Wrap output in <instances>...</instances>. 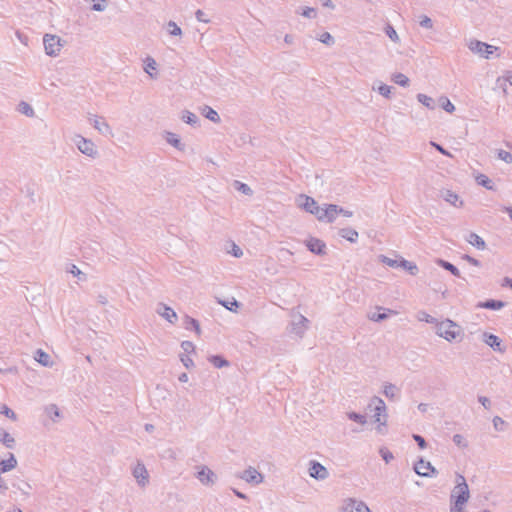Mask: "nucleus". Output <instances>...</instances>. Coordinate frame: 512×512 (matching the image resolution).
<instances>
[{
    "label": "nucleus",
    "instance_id": "f257e3e1",
    "mask_svg": "<svg viewBox=\"0 0 512 512\" xmlns=\"http://www.w3.org/2000/svg\"><path fill=\"white\" fill-rule=\"evenodd\" d=\"M435 334L449 343H460L465 337L464 329L449 318L437 321Z\"/></svg>",
    "mask_w": 512,
    "mask_h": 512
},
{
    "label": "nucleus",
    "instance_id": "f03ea898",
    "mask_svg": "<svg viewBox=\"0 0 512 512\" xmlns=\"http://www.w3.org/2000/svg\"><path fill=\"white\" fill-rule=\"evenodd\" d=\"M369 407H373V418L374 422L377 424L376 431L380 434H384L386 432L388 418L385 402L381 398L374 396L370 400Z\"/></svg>",
    "mask_w": 512,
    "mask_h": 512
},
{
    "label": "nucleus",
    "instance_id": "7ed1b4c3",
    "mask_svg": "<svg viewBox=\"0 0 512 512\" xmlns=\"http://www.w3.org/2000/svg\"><path fill=\"white\" fill-rule=\"evenodd\" d=\"M72 140L79 152H81L83 155L91 159H96L99 156L98 148L91 139L77 134L73 137Z\"/></svg>",
    "mask_w": 512,
    "mask_h": 512
},
{
    "label": "nucleus",
    "instance_id": "20e7f679",
    "mask_svg": "<svg viewBox=\"0 0 512 512\" xmlns=\"http://www.w3.org/2000/svg\"><path fill=\"white\" fill-rule=\"evenodd\" d=\"M195 477L197 480L206 487L214 486L218 481L217 474L206 465H199L196 467Z\"/></svg>",
    "mask_w": 512,
    "mask_h": 512
},
{
    "label": "nucleus",
    "instance_id": "39448f33",
    "mask_svg": "<svg viewBox=\"0 0 512 512\" xmlns=\"http://www.w3.org/2000/svg\"><path fill=\"white\" fill-rule=\"evenodd\" d=\"M342 212V207L336 204H324L320 207L317 220L320 222L333 223Z\"/></svg>",
    "mask_w": 512,
    "mask_h": 512
},
{
    "label": "nucleus",
    "instance_id": "423d86ee",
    "mask_svg": "<svg viewBox=\"0 0 512 512\" xmlns=\"http://www.w3.org/2000/svg\"><path fill=\"white\" fill-rule=\"evenodd\" d=\"M43 43L45 52L49 56H57L63 47L61 38L56 35L46 34Z\"/></svg>",
    "mask_w": 512,
    "mask_h": 512
},
{
    "label": "nucleus",
    "instance_id": "0eeeda50",
    "mask_svg": "<svg viewBox=\"0 0 512 512\" xmlns=\"http://www.w3.org/2000/svg\"><path fill=\"white\" fill-rule=\"evenodd\" d=\"M469 50L475 54L480 55L486 59L490 58V55L497 50V47L481 42L479 40L472 39L467 44Z\"/></svg>",
    "mask_w": 512,
    "mask_h": 512
},
{
    "label": "nucleus",
    "instance_id": "6e6552de",
    "mask_svg": "<svg viewBox=\"0 0 512 512\" xmlns=\"http://www.w3.org/2000/svg\"><path fill=\"white\" fill-rule=\"evenodd\" d=\"M296 204L299 208L314 215L315 217H317V215L319 214V210L321 207L320 205H318L314 198L307 196L305 194H300L296 198Z\"/></svg>",
    "mask_w": 512,
    "mask_h": 512
},
{
    "label": "nucleus",
    "instance_id": "1a4fd4ad",
    "mask_svg": "<svg viewBox=\"0 0 512 512\" xmlns=\"http://www.w3.org/2000/svg\"><path fill=\"white\" fill-rule=\"evenodd\" d=\"M309 327V320L298 313L293 315V320L291 322V330L290 332L296 335L299 338H302Z\"/></svg>",
    "mask_w": 512,
    "mask_h": 512
},
{
    "label": "nucleus",
    "instance_id": "9d476101",
    "mask_svg": "<svg viewBox=\"0 0 512 512\" xmlns=\"http://www.w3.org/2000/svg\"><path fill=\"white\" fill-rule=\"evenodd\" d=\"M88 121L100 134L105 136H113L111 126L103 117L90 114L88 116Z\"/></svg>",
    "mask_w": 512,
    "mask_h": 512
},
{
    "label": "nucleus",
    "instance_id": "9b49d317",
    "mask_svg": "<svg viewBox=\"0 0 512 512\" xmlns=\"http://www.w3.org/2000/svg\"><path fill=\"white\" fill-rule=\"evenodd\" d=\"M132 475L139 487L145 488L149 484V473L145 465L138 461L132 469Z\"/></svg>",
    "mask_w": 512,
    "mask_h": 512
},
{
    "label": "nucleus",
    "instance_id": "f8f14e48",
    "mask_svg": "<svg viewBox=\"0 0 512 512\" xmlns=\"http://www.w3.org/2000/svg\"><path fill=\"white\" fill-rule=\"evenodd\" d=\"M308 474L311 478L316 480H326L329 477V472L325 466L315 460H311L308 464Z\"/></svg>",
    "mask_w": 512,
    "mask_h": 512
},
{
    "label": "nucleus",
    "instance_id": "ddd939ff",
    "mask_svg": "<svg viewBox=\"0 0 512 512\" xmlns=\"http://www.w3.org/2000/svg\"><path fill=\"white\" fill-rule=\"evenodd\" d=\"M237 477L253 485L262 483L264 479V476L257 469L251 466L237 474Z\"/></svg>",
    "mask_w": 512,
    "mask_h": 512
},
{
    "label": "nucleus",
    "instance_id": "4468645a",
    "mask_svg": "<svg viewBox=\"0 0 512 512\" xmlns=\"http://www.w3.org/2000/svg\"><path fill=\"white\" fill-rule=\"evenodd\" d=\"M470 499V491L469 486H461L457 487L454 486V488L451 491L450 495V502H458L460 504H466Z\"/></svg>",
    "mask_w": 512,
    "mask_h": 512
},
{
    "label": "nucleus",
    "instance_id": "2eb2a0df",
    "mask_svg": "<svg viewBox=\"0 0 512 512\" xmlns=\"http://www.w3.org/2000/svg\"><path fill=\"white\" fill-rule=\"evenodd\" d=\"M414 471L422 477H431L438 474V471L435 469V467L432 466L429 461H425L423 459H420L414 465Z\"/></svg>",
    "mask_w": 512,
    "mask_h": 512
},
{
    "label": "nucleus",
    "instance_id": "dca6fc26",
    "mask_svg": "<svg viewBox=\"0 0 512 512\" xmlns=\"http://www.w3.org/2000/svg\"><path fill=\"white\" fill-rule=\"evenodd\" d=\"M305 245L307 249L316 255H325L326 254V244L315 237H310L305 240Z\"/></svg>",
    "mask_w": 512,
    "mask_h": 512
},
{
    "label": "nucleus",
    "instance_id": "f3484780",
    "mask_svg": "<svg viewBox=\"0 0 512 512\" xmlns=\"http://www.w3.org/2000/svg\"><path fill=\"white\" fill-rule=\"evenodd\" d=\"M157 313L169 323H175L178 320L177 313L169 306L160 303L157 307Z\"/></svg>",
    "mask_w": 512,
    "mask_h": 512
},
{
    "label": "nucleus",
    "instance_id": "a211bd4d",
    "mask_svg": "<svg viewBox=\"0 0 512 512\" xmlns=\"http://www.w3.org/2000/svg\"><path fill=\"white\" fill-rule=\"evenodd\" d=\"M157 62L155 61V59L151 56H147L145 59H144V71L152 78V79H156L157 78Z\"/></svg>",
    "mask_w": 512,
    "mask_h": 512
},
{
    "label": "nucleus",
    "instance_id": "6ab92c4d",
    "mask_svg": "<svg viewBox=\"0 0 512 512\" xmlns=\"http://www.w3.org/2000/svg\"><path fill=\"white\" fill-rule=\"evenodd\" d=\"M164 139L168 144L173 146L179 151L185 150V144H183L179 138V136L173 132H165L164 133Z\"/></svg>",
    "mask_w": 512,
    "mask_h": 512
},
{
    "label": "nucleus",
    "instance_id": "aec40b11",
    "mask_svg": "<svg viewBox=\"0 0 512 512\" xmlns=\"http://www.w3.org/2000/svg\"><path fill=\"white\" fill-rule=\"evenodd\" d=\"M441 196L446 202L454 207H461L463 205V201L460 199V197L451 190L442 191Z\"/></svg>",
    "mask_w": 512,
    "mask_h": 512
},
{
    "label": "nucleus",
    "instance_id": "412c9836",
    "mask_svg": "<svg viewBox=\"0 0 512 512\" xmlns=\"http://www.w3.org/2000/svg\"><path fill=\"white\" fill-rule=\"evenodd\" d=\"M482 340L484 343H486L488 346H490L494 350L502 351L501 340L498 336L485 332L482 335Z\"/></svg>",
    "mask_w": 512,
    "mask_h": 512
},
{
    "label": "nucleus",
    "instance_id": "4be33fe9",
    "mask_svg": "<svg viewBox=\"0 0 512 512\" xmlns=\"http://www.w3.org/2000/svg\"><path fill=\"white\" fill-rule=\"evenodd\" d=\"M200 113L213 123H220L221 119L216 110L212 107L204 105L200 108Z\"/></svg>",
    "mask_w": 512,
    "mask_h": 512
},
{
    "label": "nucleus",
    "instance_id": "5701e85b",
    "mask_svg": "<svg viewBox=\"0 0 512 512\" xmlns=\"http://www.w3.org/2000/svg\"><path fill=\"white\" fill-rule=\"evenodd\" d=\"M34 359L44 367H52L53 365L50 355L42 349L36 350Z\"/></svg>",
    "mask_w": 512,
    "mask_h": 512
},
{
    "label": "nucleus",
    "instance_id": "b1692460",
    "mask_svg": "<svg viewBox=\"0 0 512 512\" xmlns=\"http://www.w3.org/2000/svg\"><path fill=\"white\" fill-rule=\"evenodd\" d=\"M392 89L393 88L391 86L386 85L381 81H376L372 85L373 91H377L380 95H382L383 97H385L387 99L391 98Z\"/></svg>",
    "mask_w": 512,
    "mask_h": 512
},
{
    "label": "nucleus",
    "instance_id": "393cba45",
    "mask_svg": "<svg viewBox=\"0 0 512 512\" xmlns=\"http://www.w3.org/2000/svg\"><path fill=\"white\" fill-rule=\"evenodd\" d=\"M383 394L390 400L397 399L400 395V389L392 384V383H385L383 386Z\"/></svg>",
    "mask_w": 512,
    "mask_h": 512
},
{
    "label": "nucleus",
    "instance_id": "a878e982",
    "mask_svg": "<svg viewBox=\"0 0 512 512\" xmlns=\"http://www.w3.org/2000/svg\"><path fill=\"white\" fill-rule=\"evenodd\" d=\"M358 503L359 500L355 498H346L343 500L339 512H356Z\"/></svg>",
    "mask_w": 512,
    "mask_h": 512
},
{
    "label": "nucleus",
    "instance_id": "bb28decb",
    "mask_svg": "<svg viewBox=\"0 0 512 512\" xmlns=\"http://www.w3.org/2000/svg\"><path fill=\"white\" fill-rule=\"evenodd\" d=\"M339 235L351 243H356L359 237L358 232L352 228H342L339 230Z\"/></svg>",
    "mask_w": 512,
    "mask_h": 512
},
{
    "label": "nucleus",
    "instance_id": "cd10ccee",
    "mask_svg": "<svg viewBox=\"0 0 512 512\" xmlns=\"http://www.w3.org/2000/svg\"><path fill=\"white\" fill-rule=\"evenodd\" d=\"M181 120L191 126H199V118L196 114L192 113L189 110H184L181 112L180 116Z\"/></svg>",
    "mask_w": 512,
    "mask_h": 512
},
{
    "label": "nucleus",
    "instance_id": "c85d7f7f",
    "mask_svg": "<svg viewBox=\"0 0 512 512\" xmlns=\"http://www.w3.org/2000/svg\"><path fill=\"white\" fill-rule=\"evenodd\" d=\"M383 313H369L368 318L374 322H381L388 318L389 315H396L397 311L391 309H383Z\"/></svg>",
    "mask_w": 512,
    "mask_h": 512
},
{
    "label": "nucleus",
    "instance_id": "c756f323",
    "mask_svg": "<svg viewBox=\"0 0 512 512\" xmlns=\"http://www.w3.org/2000/svg\"><path fill=\"white\" fill-rule=\"evenodd\" d=\"M44 412L54 423L61 417L59 408L55 404H49L45 407Z\"/></svg>",
    "mask_w": 512,
    "mask_h": 512
},
{
    "label": "nucleus",
    "instance_id": "7c9ffc66",
    "mask_svg": "<svg viewBox=\"0 0 512 512\" xmlns=\"http://www.w3.org/2000/svg\"><path fill=\"white\" fill-rule=\"evenodd\" d=\"M17 465V460L13 454H10V457L7 460H3L0 462V474L8 472L14 469Z\"/></svg>",
    "mask_w": 512,
    "mask_h": 512
},
{
    "label": "nucleus",
    "instance_id": "2f4dec72",
    "mask_svg": "<svg viewBox=\"0 0 512 512\" xmlns=\"http://www.w3.org/2000/svg\"><path fill=\"white\" fill-rule=\"evenodd\" d=\"M467 241L469 244L480 250H483L486 247L485 241L476 233H470L467 237Z\"/></svg>",
    "mask_w": 512,
    "mask_h": 512
},
{
    "label": "nucleus",
    "instance_id": "473e14b6",
    "mask_svg": "<svg viewBox=\"0 0 512 512\" xmlns=\"http://www.w3.org/2000/svg\"><path fill=\"white\" fill-rule=\"evenodd\" d=\"M477 306L480 308L499 310L505 306V303L497 300H487L485 302H480Z\"/></svg>",
    "mask_w": 512,
    "mask_h": 512
},
{
    "label": "nucleus",
    "instance_id": "72a5a7b5",
    "mask_svg": "<svg viewBox=\"0 0 512 512\" xmlns=\"http://www.w3.org/2000/svg\"><path fill=\"white\" fill-rule=\"evenodd\" d=\"M417 100L422 105L427 107L428 109H430V110H434L435 109V101H434V99L432 97H430V96H428L426 94L419 93V94H417Z\"/></svg>",
    "mask_w": 512,
    "mask_h": 512
},
{
    "label": "nucleus",
    "instance_id": "f704fd0d",
    "mask_svg": "<svg viewBox=\"0 0 512 512\" xmlns=\"http://www.w3.org/2000/svg\"><path fill=\"white\" fill-rule=\"evenodd\" d=\"M416 318H417L418 321L426 322V323H429V324H433L434 326H435V324L438 321V319L434 318L433 316H431L430 314H428L424 310L418 311L417 314H416Z\"/></svg>",
    "mask_w": 512,
    "mask_h": 512
},
{
    "label": "nucleus",
    "instance_id": "c9c22d12",
    "mask_svg": "<svg viewBox=\"0 0 512 512\" xmlns=\"http://www.w3.org/2000/svg\"><path fill=\"white\" fill-rule=\"evenodd\" d=\"M209 362L214 365L216 368L228 367L229 362L224 359L222 356L213 355L208 358Z\"/></svg>",
    "mask_w": 512,
    "mask_h": 512
},
{
    "label": "nucleus",
    "instance_id": "e433bc0d",
    "mask_svg": "<svg viewBox=\"0 0 512 512\" xmlns=\"http://www.w3.org/2000/svg\"><path fill=\"white\" fill-rule=\"evenodd\" d=\"M437 264L440 265L445 270L450 271L454 276L460 277L459 269L456 266H454L453 264H451L450 262L442 260V259H438Z\"/></svg>",
    "mask_w": 512,
    "mask_h": 512
},
{
    "label": "nucleus",
    "instance_id": "4c0bfd02",
    "mask_svg": "<svg viewBox=\"0 0 512 512\" xmlns=\"http://www.w3.org/2000/svg\"><path fill=\"white\" fill-rule=\"evenodd\" d=\"M399 267L407 270L411 275H416L418 272V267L413 262L407 261L405 259H401L399 261Z\"/></svg>",
    "mask_w": 512,
    "mask_h": 512
},
{
    "label": "nucleus",
    "instance_id": "58836bf2",
    "mask_svg": "<svg viewBox=\"0 0 512 512\" xmlns=\"http://www.w3.org/2000/svg\"><path fill=\"white\" fill-rule=\"evenodd\" d=\"M184 325L186 329L193 328L198 335L201 333L199 322L194 318L185 316Z\"/></svg>",
    "mask_w": 512,
    "mask_h": 512
},
{
    "label": "nucleus",
    "instance_id": "ea45409f",
    "mask_svg": "<svg viewBox=\"0 0 512 512\" xmlns=\"http://www.w3.org/2000/svg\"><path fill=\"white\" fill-rule=\"evenodd\" d=\"M438 102L442 109H444L446 112L453 113L455 111L454 104L446 96H441L438 99Z\"/></svg>",
    "mask_w": 512,
    "mask_h": 512
},
{
    "label": "nucleus",
    "instance_id": "a19ab883",
    "mask_svg": "<svg viewBox=\"0 0 512 512\" xmlns=\"http://www.w3.org/2000/svg\"><path fill=\"white\" fill-rule=\"evenodd\" d=\"M0 442H2L7 448H12L15 440L8 432L0 430Z\"/></svg>",
    "mask_w": 512,
    "mask_h": 512
},
{
    "label": "nucleus",
    "instance_id": "79ce46f5",
    "mask_svg": "<svg viewBox=\"0 0 512 512\" xmlns=\"http://www.w3.org/2000/svg\"><path fill=\"white\" fill-rule=\"evenodd\" d=\"M233 187L244 195L251 196L253 194L252 189L247 184L242 183L240 181L235 180L233 182Z\"/></svg>",
    "mask_w": 512,
    "mask_h": 512
},
{
    "label": "nucleus",
    "instance_id": "37998d69",
    "mask_svg": "<svg viewBox=\"0 0 512 512\" xmlns=\"http://www.w3.org/2000/svg\"><path fill=\"white\" fill-rule=\"evenodd\" d=\"M166 31L172 36L182 35V29L174 21H169L166 24Z\"/></svg>",
    "mask_w": 512,
    "mask_h": 512
},
{
    "label": "nucleus",
    "instance_id": "c03bdc74",
    "mask_svg": "<svg viewBox=\"0 0 512 512\" xmlns=\"http://www.w3.org/2000/svg\"><path fill=\"white\" fill-rule=\"evenodd\" d=\"M18 111L28 117L34 116V109L32 108V106L29 103L24 102V101L19 103Z\"/></svg>",
    "mask_w": 512,
    "mask_h": 512
},
{
    "label": "nucleus",
    "instance_id": "a18cd8bd",
    "mask_svg": "<svg viewBox=\"0 0 512 512\" xmlns=\"http://www.w3.org/2000/svg\"><path fill=\"white\" fill-rule=\"evenodd\" d=\"M476 181L479 185L485 187L488 190H493L494 186L492 181L484 174H480L476 177Z\"/></svg>",
    "mask_w": 512,
    "mask_h": 512
},
{
    "label": "nucleus",
    "instance_id": "49530a36",
    "mask_svg": "<svg viewBox=\"0 0 512 512\" xmlns=\"http://www.w3.org/2000/svg\"><path fill=\"white\" fill-rule=\"evenodd\" d=\"M497 158L506 164H512V154L506 150L498 149L496 150Z\"/></svg>",
    "mask_w": 512,
    "mask_h": 512
},
{
    "label": "nucleus",
    "instance_id": "de8ad7c7",
    "mask_svg": "<svg viewBox=\"0 0 512 512\" xmlns=\"http://www.w3.org/2000/svg\"><path fill=\"white\" fill-rule=\"evenodd\" d=\"M392 80H393V82H395L396 84H398L402 87H407L409 85V78L402 73L394 74L392 76Z\"/></svg>",
    "mask_w": 512,
    "mask_h": 512
},
{
    "label": "nucleus",
    "instance_id": "09e8293b",
    "mask_svg": "<svg viewBox=\"0 0 512 512\" xmlns=\"http://www.w3.org/2000/svg\"><path fill=\"white\" fill-rule=\"evenodd\" d=\"M347 417L360 425H365L367 423L366 416L356 412H348Z\"/></svg>",
    "mask_w": 512,
    "mask_h": 512
},
{
    "label": "nucleus",
    "instance_id": "8fccbe9b",
    "mask_svg": "<svg viewBox=\"0 0 512 512\" xmlns=\"http://www.w3.org/2000/svg\"><path fill=\"white\" fill-rule=\"evenodd\" d=\"M385 33L390 38V40L393 41L394 43H399L400 42V38H399L396 30L393 28L392 25L388 24L385 27Z\"/></svg>",
    "mask_w": 512,
    "mask_h": 512
},
{
    "label": "nucleus",
    "instance_id": "3c124183",
    "mask_svg": "<svg viewBox=\"0 0 512 512\" xmlns=\"http://www.w3.org/2000/svg\"><path fill=\"white\" fill-rule=\"evenodd\" d=\"M378 260L380 262H382L383 264L388 265L389 267H392V268L399 267V261L398 260L389 258V257H387L385 255H379L378 256Z\"/></svg>",
    "mask_w": 512,
    "mask_h": 512
},
{
    "label": "nucleus",
    "instance_id": "603ef678",
    "mask_svg": "<svg viewBox=\"0 0 512 512\" xmlns=\"http://www.w3.org/2000/svg\"><path fill=\"white\" fill-rule=\"evenodd\" d=\"M68 272L77 277L79 280L86 279V275L74 264L69 266Z\"/></svg>",
    "mask_w": 512,
    "mask_h": 512
},
{
    "label": "nucleus",
    "instance_id": "864d4df0",
    "mask_svg": "<svg viewBox=\"0 0 512 512\" xmlns=\"http://www.w3.org/2000/svg\"><path fill=\"white\" fill-rule=\"evenodd\" d=\"M453 443L460 448H467L468 442L461 434H455L452 438Z\"/></svg>",
    "mask_w": 512,
    "mask_h": 512
},
{
    "label": "nucleus",
    "instance_id": "5fc2aeb1",
    "mask_svg": "<svg viewBox=\"0 0 512 512\" xmlns=\"http://www.w3.org/2000/svg\"><path fill=\"white\" fill-rule=\"evenodd\" d=\"M419 25L425 29H432L433 22L430 17L422 15L419 17Z\"/></svg>",
    "mask_w": 512,
    "mask_h": 512
},
{
    "label": "nucleus",
    "instance_id": "6e6d98bb",
    "mask_svg": "<svg viewBox=\"0 0 512 512\" xmlns=\"http://www.w3.org/2000/svg\"><path fill=\"white\" fill-rule=\"evenodd\" d=\"M182 354L189 355L195 351V346L190 341H183L181 343Z\"/></svg>",
    "mask_w": 512,
    "mask_h": 512
},
{
    "label": "nucleus",
    "instance_id": "4d7b16f0",
    "mask_svg": "<svg viewBox=\"0 0 512 512\" xmlns=\"http://www.w3.org/2000/svg\"><path fill=\"white\" fill-rule=\"evenodd\" d=\"M493 427L497 431H503L506 426V422L499 416H495L492 420Z\"/></svg>",
    "mask_w": 512,
    "mask_h": 512
},
{
    "label": "nucleus",
    "instance_id": "13d9d810",
    "mask_svg": "<svg viewBox=\"0 0 512 512\" xmlns=\"http://www.w3.org/2000/svg\"><path fill=\"white\" fill-rule=\"evenodd\" d=\"M0 413L1 414H4L6 417L12 419V420H16L17 419V416L16 414L14 413V411H12L9 407H7L6 405H1L0 406Z\"/></svg>",
    "mask_w": 512,
    "mask_h": 512
},
{
    "label": "nucleus",
    "instance_id": "bf43d9fd",
    "mask_svg": "<svg viewBox=\"0 0 512 512\" xmlns=\"http://www.w3.org/2000/svg\"><path fill=\"white\" fill-rule=\"evenodd\" d=\"M319 41L326 45H333L334 44V38L329 32H324L320 35Z\"/></svg>",
    "mask_w": 512,
    "mask_h": 512
},
{
    "label": "nucleus",
    "instance_id": "052dcab7",
    "mask_svg": "<svg viewBox=\"0 0 512 512\" xmlns=\"http://www.w3.org/2000/svg\"><path fill=\"white\" fill-rule=\"evenodd\" d=\"M380 455L386 463H389L390 461H392L394 459L393 454L386 448L380 449Z\"/></svg>",
    "mask_w": 512,
    "mask_h": 512
},
{
    "label": "nucleus",
    "instance_id": "680f3d73",
    "mask_svg": "<svg viewBox=\"0 0 512 512\" xmlns=\"http://www.w3.org/2000/svg\"><path fill=\"white\" fill-rule=\"evenodd\" d=\"M180 360L182 364L187 368L190 369L194 366L193 360L189 357V355L181 354Z\"/></svg>",
    "mask_w": 512,
    "mask_h": 512
},
{
    "label": "nucleus",
    "instance_id": "e2e57ef3",
    "mask_svg": "<svg viewBox=\"0 0 512 512\" xmlns=\"http://www.w3.org/2000/svg\"><path fill=\"white\" fill-rule=\"evenodd\" d=\"M465 505L458 502H451L450 512H465Z\"/></svg>",
    "mask_w": 512,
    "mask_h": 512
},
{
    "label": "nucleus",
    "instance_id": "0e129e2a",
    "mask_svg": "<svg viewBox=\"0 0 512 512\" xmlns=\"http://www.w3.org/2000/svg\"><path fill=\"white\" fill-rule=\"evenodd\" d=\"M231 246H232V248L229 251V253H231L236 258L242 257V255H243L242 249L235 243H232Z\"/></svg>",
    "mask_w": 512,
    "mask_h": 512
},
{
    "label": "nucleus",
    "instance_id": "69168bd1",
    "mask_svg": "<svg viewBox=\"0 0 512 512\" xmlns=\"http://www.w3.org/2000/svg\"><path fill=\"white\" fill-rule=\"evenodd\" d=\"M301 15L306 18H315L316 17V11L314 8L306 7L302 10Z\"/></svg>",
    "mask_w": 512,
    "mask_h": 512
},
{
    "label": "nucleus",
    "instance_id": "338daca9",
    "mask_svg": "<svg viewBox=\"0 0 512 512\" xmlns=\"http://www.w3.org/2000/svg\"><path fill=\"white\" fill-rule=\"evenodd\" d=\"M92 9L95 11H104L106 9L105 0H94Z\"/></svg>",
    "mask_w": 512,
    "mask_h": 512
},
{
    "label": "nucleus",
    "instance_id": "774afa93",
    "mask_svg": "<svg viewBox=\"0 0 512 512\" xmlns=\"http://www.w3.org/2000/svg\"><path fill=\"white\" fill-rule=\"evenodd\" d=\"M356 512H371V510L365 502L359 500Z\"/></svg>",
    "mask_w": 512,
    "mask_h": 512
}]
</instances>
